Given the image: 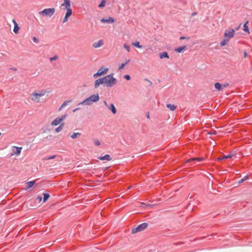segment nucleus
I'll use <instances>...</instances> for the list:
<instances>
[{
    "label": "nucleus",
    "instance_id": "1",
    "mask_svg": "<svg viewBox=\"0 0 252 252\" xmlns=\"http://www.w3.org/2000/svg\"><path fill=\"white\" fill-rule=\"evenodd\" d=\"M103 79L104 86L107 88L113 87L117 84V80L114 77L113 73L104 76L103 77Z\"/></svg>",
    "mask_w": 252,
    "mask_h": 252
},
{
    "label": "nucleus",
    "instance_id": "2",
    "mask_svg": "<svg viewBox=\"0 0 252 252\" xmlns=\"http://www.w3.org/2000/svg\"><path fill=\"white\" fill-rule=\"evenodd\" d=\"M99 100V96L98 94H94L78 103V105H90L93 102H96Z\"/></svg>",
    "mask_w": 252,
    "mask_h": 252
},
{
    "label": "nucleus",
    "instance_id": "3",
    "mask_svg": "<svg viewBox=\"0 0 252 252\" xmlns=\"http://www.w3.org/2000/svg\"><path fill=\"white\" fill-rule=\"evenodd\" d=\"M47 92L44 90L40 91L39 93L34 92L31 94V99L32 100L35 102H40V98L41 97L44 96Z\"/></svg>",
    "mask_w": 252,
    "mask_h": 252
},
{
    "label": "nucleus",
    "instance_id": "4",
    "mask_svg": "<svg viewBox=\"0 0 252 252\" xmlns=\"http://www.w3.org/2000/svg\"><path fill=\"white\" fill-rule=\"evenodd\" d=\"M55 12L54 8H45L38 12L40 15L45 17H51Z\"/></svg>",
    "mask_w": 252,
    "mask_h": 252
},
{
    "label": "nucleus",
    "instance_id": "5",
    "mask_svg": "<svg viewBox=\"0 0 252 252\" xmlns=\"http://www.w3.org/2000/svg\"><path fill=\"white\" fill-rule=\"evenodd\" d=\"M148 223L146 222L142 223L138 225L136 227L134 228L132 230V233L135 234L138 232L144 230L148 227Z\"/></svg>",
    "mask_w": 252,
    "mask_h": 252
},
{
    "label": "nucleus",
    "instance_id": "6",
    "mask_svg": "<svg viewBox=\"0 0 252 252\" xmlns=\"http://www.w3.org/2000/svg\"><path fill=\"white\" fill-rule=\"evenodd\" d=\"M235 32V31L233 29L226 30L224 33V36L229 40L230 38L234 37Z\"/></svg>",
    "mask_w": 252,
    "mask_h": 252
},
{
    "label": "nucleus",
    "instance_id": "7",
    "mask_svg": "<svg viewBox=\"0 0 252 252\" xmlns=\"http://www.w3.org/2000/svg\"><path fill=\"white\" fill-rule=\"evenodd\" d=\"M108 70L107 68H103V67H101L99 68L96 73L94 74L93 77L94 78H96L98 76H102L103 74H106Z\"/></svg>",
    "mask_w": 252,
    "mask_h": 252
},
{
    "label": "nucleus",
    "instance_id": "8",
    "mask_svg": "<svg viewBox=\"0 0 252 252\" xmlns=\"http://www.w3.org/2000/svg\"><path fill=\"white\" fill-rule=\"evenodd\" d=\"M100 85H103L104 86L103 79V77L98 78L96 79L94 83V89L98 88Z\"/></svg>",
    "mask_w": 252,
    "mask_h": 252
},
{
    "label": "nucleus",
    "instance_id": "9",
    "mask_svg": "<svg viewBox=\"0 0 252 252\" xmlns=\"http://www.w3.org/2000/svg\"><path fill=\"white\" fill-rule=\"evenodd\" d=\"M70 0H64L63 3L62 4L61 6L64 7V9H67L71 8V3Z\"/></svg>",
    "mask_w": 252,
    "mask_h": 252
},
{
    "label": "nucleus",
    "instance_id": "10",
    "mask_svg": "<svg viewBox=\"0 0 252 252\" xmlns=\"http://www.w3.org/2000/svg\"><path fill=\"white\" fill-rule=\"evenodd\" d=\"M103 44H104V42H103V40L100 39V40H99L94 42L93 44V47L94 48H99V47H101L102 46H103Z\"/></svg>",
    "mask_w": 252,
    "mask_h": 252
},
{
    "label": "nucleus",
    "instance_id": "11",
    "mask_svg": "<svg viewBox=\"0 0 252 252\" xmlns=\"http://www.w3.org/2000/svg\"><path fill=\"white\" fill-rule=\"evenodd\" d=\"M100 21L103 23H113L114 22V20L113 18L109 17L108 18H102L101 19Z\"/></svg>",
    "mask_w": 252,
    "mask_h": 252
},
{
    "label": "nucleus",
    "instance_id": "12",
    "mask_svg": "<svg viewBox=\"0 0 252 252\" xmlns=\"http://www.w3.org/2000/svg\"><path fill=\"white\" fill-rule=\"evenodd\" d=\"M12 22L14 24L13 32L15 33H18L20 30V27H19L18 24L17 23L15 19L12 20Z\"/></svg>",
    "mask_w": 252,
    "mask_h": 252
},
{
    "label": "nucleus",
    "instance_id": "13",
    "mask_svg": "<svg viewBox=\"0 0 252 252\" xmlns=\"http://www.w3.org/2000/svg\"><path fill=\"white\" fill-rule=\"evenodd\" d=\"M98 158L101 160H105L107 161H110L112 159V158H111L110 156L108 154H106L104 156H100L98 157Z\"/></svg>",
    "mask_w": 252,
    "mask_h": 252
},
{
    "label": "nucleus",
    "instance_id": "14",
    "mask_svg": "<svg viewBox=\"0 0 252 252\" xmlns=\"http://www.w3.org/2000/svg\"><path fill=\"white\" fill-rule=\"evenodd\" d=\"M61 119H60V117L56 118L54 120L51 122V125L52 126H56L59 124L61 123Z\"/></svg>",
    "mask_w": 252,
    "mask_h": 252
},
{
    "label": "nucleus",
    "instance_id": "15",
    "mask_svg": "<svg viewBox=\"0 0 252 252\" xmlns=\"http://www.w3.org/2000/svg\"><path fill=\"white\" fill-rule=\"evenodd\" d=\"M108 108L112 111L113 114H115L116 113V109L113 103H111L110 105H109V106L108 107Z\"/></svg>",
    "mask_w": 252,
    "mask_h": 252
},
{
    "label": "nucleus",
    "instance_id": "16",
    "mask_svg": "<svg viewBox=\"0 0 252 252\" xmlns=\"http://www.w3.org/2000/svg\"><path fill=\"white\" fill-rule=\"evenodd\" d=\"M166 107L170 110L173 111L176 109L177 108V106L174 104H172L171 103H168L166 104Z\"/></svg>",
    "mask_w": 252,
    "mask_h": 252
},
{
    "label": "nucleus",
    "instance_id": "17",
    "mask_svg": "<svg viewBox=\"0 0 252 252\" xmlns=\"http://www.w3.org/2000/svg\"><path fill=\"white\" fill-rule=\"evenodd\" d=\"M187 48L186 46H183L182 47H179L178 48H176L174 49V51L177 53H181L185 49Z\"/></svg>",
    "mask_w": 252,
    "mask_h": 252
},
{
    "label": "nucleus",
    "instance_id": "18",
    "mask_svg": "<svg viewBox=\"0 0 252 252\" xmlns=\"http://www.w3.org/2000/svg\"><path fill=\"white\" fill-rule=\"evenodd\" d=\"M159 58L160 59H162L163 58H168V59L169 58V57L168 56L167 52H164L162 53H160L159 54Z\"/></svg>",
    "mask_w": 252,
    "mask_h": 252
},
{
    "label": "nucleus",
    "instance_id": "19",
    "mask_svg": "<svg viewBox=\"0 0 252 252\" xmlns=\"http://www.w3.org/2000/svg\"><path fill=\"white\" fill-rule=\"evenodd\" d=\"M215 87L218 91H221L222 90V86L220 83H216L215 84Z\"/></svg>",
    "mask_w": 252,
    "mask_h": 252
},
{
    "label": "nucleus",
    "instance_id": "20",
    "mask_svg": "<svg viewBox=\"0 0 252 252\" xmlns=\"http://www.w3.org/2000/svg\"><path fill=\"white\" fill-rule=\"evenodd\" d=\"M64 123H61L60 125L55 129V131L56 132H60L63 129V127L64 126Z\"/></svg>",
    "mask_w": 252,
    "mask_h": 252
},
{
    "label": "nucleus",
    "instance_id": "21",
    "mask_svg": "<svg viewBox=\"0 0 252 252\" xmlns=\"http://www.w3.org/2000/svg\"><path fill=\"white\" fill-rule=\"evenodd\" d=\"M203 159L202 158H191L187 160V162H190L192 161L196 160L197 161H201Z\"/></svg>",
    "mask_w": 252,
    "mask_h": 252
},
{
    "label": "nucleus",
    "instance_id": "22",
    "mask_svg": "<svg viewBox=\"0 0 252 252\" xmlns=\"http://www.w3.org/2000/svg\"><path fill=\"white\" fill-rule=\"evenodd\" d=\"M35 182L34 181H30L27 183V188L26 189H29L32 187V186L35 184Z\"/></svg>",
    "mask_w": 252,
    "mask_h": 252
},
{
    "label": "nucleus",
    "instance_id": "23",
    "mask_svg": "<svg viewBox=\"0 0 252 252\" xmlns=\"http://www.w3.org/2000/svg\"><path fill=\"white\" fill-rule=\"evenodd\" d=\"M16 149V151H14V154L18 155H20L21 152L22 147H14Z\"/></svg>",
    "mask_w": 252,
    "mask_h": 252
},
{
    "label": "nucleus",
    "instance_id": "24",
    "mask_svg": "<svg viewBox=\"0 0 252 252\" xmlns=\"http://www.w3.org/2000/svg\"><path fill=\"white\" fill-rule=\"evenodd\" d=\"M229 41L228 39H227V38H225L224 39H223L220 43V45L221 46H225L226 44H227V42H228Z\"/></svg>",
    "mask_w": 252,
    "mask_h": 252
},
{
    "label": "nucleus",
    "instance_id": "25",
    "mask_svg": "<svg viewBox=\"0 0 252 252\" xmlns=\"http://www.w3.org/2000/svg\"><path fill=\"white\" fill-rule=\"evenodd\" d=\"M66 12L65 13V16L66 17H69L72 15V10L71 8L67 9H66Z\"/></svg>",
    "mask_w": 252,
    "mask_h": 252
},
{
    "label": "nucleus",
    "instance_id": "26",
    "mask_svg": "<svg viewBox=\"0 0 252 252\" xmlns=\"http://www.w3.org/2000/svg\"><path fill=\"white\" fill-rule=\"evenodd\" d=\"M248 23V21H247L243 25V27H244V31L245 32H247L248 33H250V32H249V28H248V26L247 25Z\"/></svg>",
    "mask_w": 252,
    "mask_h": 252
},
{
    "label": "nucleus",
    "instance_id": "27",
    "mask_svg": "<svg viewBox=\"0 0 252 252\" xmlns=\"http://www.w3.org/2000/svg\"><path fill=\"white\" fill-rule=\"evenodd\" d=\"M131 44L133 46L138 48H141L142 47L141 45H140L139 41H135V42H132Z\"/></svg>",
    "mask_w": 252,
    "mask_h": 252
},
{
    "label": "nucleus",
    "instance_id": "28",
    "mask_svg": "<svg viewBox=\"0 0 252 252\" xmlns=\"http://www.w3.org/2000/svg\"><path fill=\"white\" fill-rule=\"evenodd\" d=\"M81 135V133H79V132H77V133H73L71 135H70V137L72 138V139H75L76 138L77 136H80Z\"/></svg>",
    "mask_w": 252,
    "mask_h": 252
},
{
    "label": "nucleus",
    "instance_id": "29",
    "mask_svg": "<svg viewBox=\"0 0 252 252\" xmlns=\"http://www.w3.org/2000/svg\"><path fill=\"white\" fill-rule=\"evenodd\" d=\"M43 196V202H45L47 201V200L49 198L50 195L48 193H44Z\"/></svg>",
    "mask_w": 252,
    "mask_h": 252
},
{
    "label": "nucleus",
    "instance_id": "30",
    "mask_svg": "<svg viewBox=\"0 0 252 252\" xmlns=\"http://www.w3.org/2000/svg\"><path fill=\"white\" fill-rule=\"evenodd\" d=\"M249 176L248 175H246L243 178L240 179L238 182L239 184L243 183V182L246 181L248 179Z\"/></svg>",
    "mask_w": 252,
    "mask_h": 252
},
{
    "label": "nucleus",
    "instance_id": "31",
    "mask_svg": "<svg viewBox=\"0 0 252 252\" xmlns=\"http://www.w3.org/2000/svg\"><path fill=\"white\" fill-rule=\"evenodd\" d=\"M233 156H234L233 154H228L227 155L222 156V158H225V159L230 158H232Z\"/></svg>",
    "mask_w": 252,
    "mask_h": 252
},
{
    "label": "nucleus",
    "instance_id": "32",
    "mask_svg": "<svg viewBox=\"0 0 252 252\" xmlns=\"http://www.w3.org/2000/svg\"><path fill=\"white\" fill-rule=\"evenodd\" d=\"M106 1L105 0H102L100 3L99 4L98 7L100 8H102L105 6Z\"/></svg>",
    "mask_w": 252,
    "mask_h": 252
},
{
    "label": "nucleus",
    "instance_id": "33",
    "mask_svg": "<svg viewBox=\"0 0 252 252\" xmlns=\"http://www.w3.org/2000/svg\"><path fill=\"white\" fill-rule=\"evenodd\" d=\"M71 100H65L62 104V107H64L65 106L67 105L68 103L71 102Z\"/></svg>",
    "mask_w": 252,
    "mask_h": 252
},
{
    "label": "nucleus",
    "instance_id": "34",
    "mask_svg": "<svg viewBox=\"0 0 252 252\" xmlns=\"http://www.w3.org/2000/svg\"><path fill=\"white\" fill-rule=\"evenodd\" d=\"M124 47L125 49H126V51L129 52L130 51V47L129 46L126 44V43H125L124 44Z\"/></svg>",
    "mask_w": 252,
    "mask_h": 252
},
{
    "label": "nucleus",
    "instance_id": "35",
    "mask_svg": "<svg viewBox=\"0 0 252 252\" xmlns=\"http://www.w3.org/2000/svg\"><path fill=\"white\" fill-rule=\"evenodd\" d=\"M55 157H56L55 155H53V156H49V157H47L45 158V160H50V159H52L55 158Z\"/></svg>",
    "mask_w": 252,
    "mask_h": 252
},
{
    "label": "nucleus",
    "instance_id": "36",
    "mask_svg": "<svg viewBox=\"0 0 252 252\" xmlns=\"http://www.w3.org/2000/svg\"><path fill=\"white\" fill-rule=\"evenodd\" d=\"M94 143L96 146H99L100 145V142L98 139H95L94 140Z\"/></svg>",
    "mask_w": 252,
    "mask_h": 252
},
{
    "label": "nucleus",
    "instance_id": "37",
    "mask_svg": "<svg viewBox=\"0 0 252 252\" xmlns=\"http://www.w3.org/2000/svg\"><path fill=\"white\" fill-rule=\"evenodd\" d=\"M125 65H126L124 63H122L121 65H119V66L118 67V70H121L122 69H123L125 67Z\"/></svg>",
    "mask_w": 252,
    "mask_h": 252
},
{
    "label": "nucleus",
    "instance_id": "38",
    "mask_svg": "<svg viewBox=\"0 0 252 252\" xmlns=\"http://www.w3.org/2000/svg\"><path fill=\"white\" fill-rule=\"evenodd\" d=\"M32 40L34 42L37 43L39 42V40L35 36L32 37Z\"/></svg>",
    "mask_w": 252,
    "mask_h": 252
},
{
    "label": "nucleus",
    "instance_id": "39",
    "mask_svg": "<svg viewBox=\"0 0 252 252\" xmlns=\"http://www.w3.org/2000/svg\"><path fill=\"white\" fill-rule=\"evenodd\" d=\"M67 114H64L62 116L61 118H60V119H61V122L63 121L65 118L66 117Z\"/></svg>",
    "mask_w": 252,
    "mask_h": 252
},
{
    "label": "nucleus",
    "instance_id": "40",
    "mask_svg": "<svg viewBox=\"0 0 252 252\" xmlns=\"http://www.w3.org/2000/svg\"><path fill=\"white\" fill-rule=\"evenodd\" d=\"M124 77L127 80L130 79V76L129 75H125Z\"/></svg>",
    "mask_w": 252,
    "mask_h": 252
},
{
    "label": "nucleus",
    "instance_id": "41",
    "mask_svg": "<svg viewBox=\"0 0 252 252\" xmlns=\"http://www.w3.org/2000/svg\"><path fill=\"white\" fill-rule=\"evenodd\" d=\"M68 18H69V17H66V16H65V17H64V19H63V23H65L66 22H67V20H68Z\"/></svg>",
    "mask_w": 252,
    "mask_h": 252
},
{
    "label": "nucleus",
    "instance_id": "42",
    "mask_svg": "<svg viewBox=\"0 0 252 252\" xmlns=\"http://www.w3.org/2000/svg\"><path fill=\"white\" fill-rule=\"evenodd\" d=\"M222 88H226V87H227L229 86V84L228 83H225L223 85H222Z\"/></svg>",
    "mask_w": 252,
    "mask_h": 252
},
{
    "label": "nucleus",
    "instance_id": "43",
    "mask_svg": "<svg viewBox=\"0 0 252 252\" xmlns=\"http://www.w3.org/2000/svg\"><path fill=\"white\" fill-rule=\"evenodd\" d=\"M130 61V60H126L125 63H125V65H126Z\"/></svg>",
    "mask_w": 252,
    "mask_h": 252
},
{
    "label": "nucleus",
    "instance_id": "44",
    "mask_svg": "<svg viewBox=\"0 0 252 252\" xmlns=\"http://www.w3.org/2000/svg\"><path fill=\"white\" fill-rule=\"evenodd\" d=\"M244 58H247L248 56V55L246 51L244 52Z\"/></svg>",
    "mask_w": 252,
    "mask_h": 252
},
{
    "label": "nucleus",
    "instance_id": "45",
    "mask_svg": "<svg viewBox=\"0 0 252 252\" xmlns=\"http://www.w3.org/2000/svg\"><path fill=\"white\" fill-rule=\"evenodd\" d=\"M104 104L108 108L109 105H108L106 101H103Z\"/></svg>",
    "mask_w": 252,
    "mask_h": 252
},
{
    "label": "nucleus",
    "instance_id": "46",
    "mask_svg": "<svg viewBox=\"0 0 252 252\" xmlns=\"http://www.w3.org/2000/svg\"><path fill=\"white\" fill-rule=\"evenodd\" d=\"M79 109H80V108H75V109H73L72 111H73V112H76V111L79 110Z\"/></svg>",
    "mask_w": 252,
    "mask_h": 252
},
{
    "label": "nucleus",
    "instance_id": "47",
    "mask_svg": "<svg viewBox=\"0 0 252 252\" xmlns=\"http://www.w3.org/2000/svg\"><path fill=\"white\" fill-rule=\"evenodd\" d=\"M56 59H57V57L55 56V57H54L53 58H50V60L51 61H53V60H56Z\"/></svg>",
    "mask_w": 252,
    "mask_h": 252
},
{
    "label": "nucleus",
    "instance_id": "48",
    "mask_svg": "<svg viewBox=\"0 0 252 252\" xmlns=\"http://www.w3.org/2000/svg\"><path fill=\"white\" fill-rule=\"evenodd\" d=\"M197 14V13L194 12H193L192 14H191V16H194L195 15H196Z\"/></svg>",
    "mask_w": 252,
    "mask_h": 252
},
{
    "label": "nucleus",
    "instance_id": "49",
    "mask_svg": "<svg viewBox=\"0 0 252 252\" xmlns=\"http://www.w3.org/2000/svg\"><path fill=\"white\" fill-rule=\"evenodd\" d=\"M241 24H240L239 25V26H238L237 28H236V30H238V29L241 27Z\"/></svg>",
    "mask_w": 252,
    "mask_h": 252
},
{
    "label": "nucleus",
    "instance_id": "50",
    "mask_svg": "<svg viewBox=\"0 0 252 252\" xmlns=\"http://www.w3.org/2000/svg\"><path fill=\"white\" fill-rule=\"evenodd\" d=\"M63 107H62V105L60 107L59 110L61 111Z\"/></svg>",
    "mask_w": 252,
    "mask_h": 252
},
{
    "label": "nucleus",
    "instance_id": "51",
    "mask_svg": "<svg viewBox=\"0 0 252 252\" xmlns=\"http://www.w3.org/2000/svg\"><path fill=\"white\" fill-rule=\"evenodd\" d=\"M209 134H216V132H213V133L209 132L208 133Z\"/></svg>",
    "mask_w": 252,
    "mask_h": 252
},
{
    "label": "nucleus",
    "instance_id": "52",
    "mask_svg": "<svg viewBox=\"0 0 252 252\" xmlns=\"http://www.w3.org/2000/svg\"><path fill=\"white\" fill-rule=\"evenodd\" d=\"M37 198L39 199V201H41L42 200V197L41 196H38Z\"/></svg>",
    "mask_w": 252,
    "mask_h": 252
},
{
    "label": "nucleus",
    "instance_id": "53",
    "mask_svg": "<svg viewBox=\"0 0 252 252\" xmlns=\"http://www.w3.org/2000/svg\"><path fill=\"white\" fill-rule=\"evenodd\" d=\"M185 38H186L185 37L181 36V37H180V39L182 40V39H185Z\"/></svg>",
    "mask_w": 252,
    "mask_h": 252
},
{
    "label": "nucleus",
    "instance_id": "54",
    "mask_svg": "<svg viewBox=\"0 0 252 252\" xmlns=\"http://www.w3.org/2000/svg\"><path fill=\"white\" fill-rule=\"evenodd\" d=\"M224 158H222V157H220L218 158V159L219 160H222V159H223Z\"/></svg>",
    "mask_w": 252,
    "mask_h": 252
},
{
    "label": "nucleus",
    "instance_id": "55",
    "mask_svg": "<svg viewBox=\"0 0 252 252\" xmlns=\"http://www.w3.org/2000/svg\"><path fill=\"white\" fill-rule=\"evenodd\" d=\"M147 117L148 118H150V116H149V114H147Z\"/></svg>",
    "mask_w": 252,
    "mask_h": 252
}]
</instances>
